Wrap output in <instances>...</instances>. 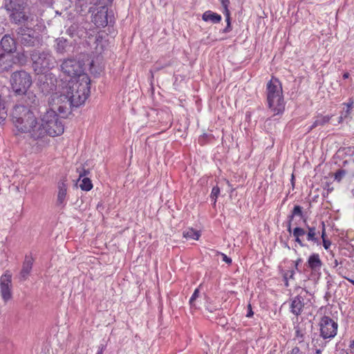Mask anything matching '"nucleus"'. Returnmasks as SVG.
Segmentation results:
<instances>
[{"label":"nucleus","mask_w":354,"mask_h":354,"mask_svg":"<svg viewBox=\"0 0 354 354\" xmlns=\"http://www.w3.org/2000/svg\"><path fill=\"white\" fill-rule=\"evenodd\" d=\"M48 109L37 117L27 106L16 104L10 112V120L20 133L41 148L48 144V137H55L64 133V124L54 110Z\"/></svg>","instance_id":"1"},{"label":"nucleus","mask_w":354,"mask_h":354,"mask_svg":"<svg viewBox=\"0 0 354 354\" xmlns=\"http://www.w3.org/2000/svg\"><path fill=\"white\" fill-rule=\"evenodd\" d=\"M90 79L87 75L80 80H71L62 93L53 99L57 105L59 113L70 112L72 107H78L84 103L90 94Z\"/></svg>","instance_id":"2"},{"label":"nucleus","mask_w":354,"mask_h":354,"mask_svg":"<svg viewBox=\"0 0 354 354\" xmlns=\"http://www.w3.org/2000/svg\"><path fill=\"white\" fill-rule=\"evenodd\" d=\"M33 71L37 74H44L53 69L57 61L50 50H32L30 53Z\"/></svg>","instance_id":"3"},{"label":"nucleus","mask_w":354,"mask_h":354,"mask_svg":"<svg viewBox=\"0 0 354 354\" xmlns=\"http://www.w3.org/2000/svg\"><path fill=\"white\" fill-rule=\"evenodd\" d=\"M267 100L269 108L274 114L283 111L285 105L282 87L278 79L272 77L267 84Z\"/></svg>","instance_id":"4"},{"label":"nucleus","mask_w":354,"mask_h":354,"mask_svg":"<svg viewBox=\"0 0 354 354\" xmlns=\"http://www.w3.org/2000/svg\"><path fill=\"white\" fill-rule=\"evenodd\" d=\"M26 0H5L4 8L9 15L11 21L21 24L28 20L25 12Z\"/></svg>","instance_id":"5"},{"label":"nucleus","mask_w":354,"mask_h":354,"mask_svg":"<svg viewBox=\"0 0 354 354\" xmlns=\"http://www.w3.org/2000/svg\"><path fill=\"white\" fill-rule=\"evenodd\" d=\"M32 84L30 75L25 71H16L11 76V86L17 95L26 93Z\"/></svg>","instance_id":"6"},{"label":"nucleus","mask_w":354,"mask_h":354,"mask_svg":"<svg viewBox=\"0 0 354 354\" xmlns=\"http://www.w3.org/2000/svg\"><path fill=\"white\" fill-rule=\"evenodd\" d=\"M60 68L64 74L71 77V80H80L82 75H86L84 73L82 64L75 59H64Z\"/></svg>","instance_id":"7"},{"label":"nucleus","mask_w":354,"mask_h":354,"mask_svg":"<svg viewBox=\"0 0 354 354\" xmlns=\"http://www.w3.org/2000/svg\"><path fill=\"white\" fill-rule=\"evenodd\" d=\"M306 230L297 227L292 231V234L295 238V241L299 244L300 246L304 247L306 245L303 243L301 237L306 234V239L308 241L320 244L319 235V231L317 230L315 226H306Z\"/></svg>","instance_id":"8"},{"label":"nucleus","mask_w":354,"mask_h":354,"mask_svg":"<svg viewBox=\"0 0 354 354\" xmlns=\"http://www.w3.org/2000/svg\"><path fill=\"white\" fill-rule=\"evenodd\" d=\"M320 334L323 339L333 338L337 331L338 324L328 316H324L319 322Z\"/></svg>","instance_id":"9"},{"label":"nucleus","mask_w":354,"mask_h":354,"mask_svg":"<svg viewBox=\"0 0 354 354\" xmlns=\"http://www.w3.org/2000/svg\"><path fill=\"white\" fill-rule=\"evenodd\" d=\"M91 3L93 6H99V10L93 15L92 21L97 27H104L108 24V8L105 3H102L101 0H91Z\"/></svg>","instance_id":"10"},{"label":"nucleus","mask_w":354,"mask_h":354,"mask_svg":"<svg viewBox=\"0 0 354 354\" xmlns=\"http://www.w3.org/2000/svg\"><path fill=\"white\" fill-rule=\"evenodd\" d=\"M12 274L6 271L0 278V293L4 302L12 298Z\"/></svg>","instance_id":"11"},{"label":"nucleus","mask_w":354,"mask_h":354,"mask_svg":"<svg viewBox=\"0 0 354 354\" xmlns=\"http://www.w3.org/2000/svg\"><path fill=\"white\" fill-rule=\"evenodd\" d=\"M17 35V39L25 46H35L38 44L35 32L31 29L20 28Z\"/></svg>","instance_id":"12"},{"label":"nucleus","mask_w":354,"mask_h":354,"mask_svg":"<svg viewBox=\"0 0 354 354\" xmlns=\"http://www.w3.org/2000/svg\"><path fill=\"white\" fill-rule=\"evenodd\" d=\"M308 292L306 290H302L301 292L294 297L290 303V312L296 316L301 315L305 305L307 304L306 298L308 297Z\"/></svg>","instance_id":"13"},{"label":"nucleus","mask_w":354,"mask_h":354,"mask_svg":"<svg viewBox=\"0 0 354 354\" xmlns=\"http://www.w3.org/2000/svg\"><path fill=\"white\" fill-rule=\"evenodd\" d=\"M306 266L310 269L312 276L319 277L321 274L320 270L322 267V261L319 255L316 253L311 254L308 259Z\"/></svg>","instance_id":"14"},{"label":"nucleus","mask_w":354,"mask_h":354,"mask_svg":"<svg viewBox=\"0 0 354 354\" xmlns=\"http://www.w3.org/2000/svg\"><path fill=\"white\" fill-rule=\"evenodd\" d=\"M66 181V178L64 177L58 182V192L56 201V205L58 207H63L66 204V198L67 193Z\"/></svg>","instance_id":"15"},{"label":"nucleus","mask_w":354,"mask_h":354,"mask_svg":"<svg viewBox=\"0 0 354 354\" xmlns=\"http://www.w3.org/2000/svg\"><path fill=\"white\" fill-rule=\"evenodd\" d=\"M33 260L32 257L26 256L23 263L22 269L19 274V279L21 281L27 279L32 268Z\"/></svg>","instance_id":"16"},{"label":"nucleus","mask_w":354,"mask_h":354,"mask_svg":"<svg viewBox=\"0 0 354 354\" xmlns=\"http://www.w3.org/2000/svg\"><path fill=\"white\" fill-rule=\"evenodd\" d=\"M1 45L3 50L7 53H12L16 49L15 39L8 35L3 37L1 40Z\"/></svg>","instance_id":"17"},{"label":"nucleus","mask_w":354,"mask_h":354,"mask_svg":"<svg viewBox=\"0 0 354 354\" xmlns=\"http://www.w3.org/2000/svg\"><path fill=\"white\" fill-rule=\"evenodd\" d=\"M12 64L13 62L9 55L0 54V73L8 71Z\"/></svg>","instance_id":"18"},{"label":"nucleus","mask_w":354,"mask_h":354,"mask_svg":"<svg viewBox=\"0 0 354 354\" xmlns=\"http://www.w3.org/2000/svg\"><path fill=\"white\" fill-rule=\"evenodd\" d=\"M332 118V115H318L315 118V121L313 122V124L309 127L308 131H310L313 129L319 127V126H324L327 123L329 122Z\"/></svg>","instance_id":"19"},{"label":"nucleus","mask_w":354,"mask_h":354,"mask_svg":"<svg viewBox=\"0 0 354 354\" xmlns=\"http://www.w3.org/2000/svg\"><path fill=\"white\" fill-rule=\"evenodd\" d=\"M221 16L211 10L205 11L202 15V19L205 21H211L212 24H218L221 21Z\"/></svg>","instance_id":"20"},{"label":"nucleus","mask_w":354,"mask_h":354,"mask_svg":"<svg viewBox=\"0 0 354 354\" xmlns=\"http://www.w3.org/2000/svg\"><path fill=\"white\" fill-rule=\"evenodd\" d=\"M39 88L44 94L48 95L51 93H53L54 91H55L56 86L54 83V81L52 79H50V82H48L47 81H41Z\"/></svg>","instance_id":"21"},{"label":"nucleus","mask_w":354,"mask_h":354,"mask_svg":"<svg viewBox=\"0 0 354 354\" xmlns=\"http://www.w3.org/2000/svg\"><path fill=\"white\" fill-rule=\"evenodd\" d=\"M55 42V50L57 53L63 54L66 52L68 41L66 39L60 37L57 39Z\"/></svg>","instance_id":"22"},{"label":"nucleus","mask_w":354,"mask_h":354,"mask_svg":"<svg viewBox=\"0 0 354 354\" xmlns=\"http://www.w3.org/2000/svg\"><path fill=\"white\" fill-rule=\"evenodd\" d=\"M22 95H24V101L27 106L30 107L36 105L39 102L37 97L32 92L26 91V93H22Z\"/></svg>","instance_id":"23"},{"label":"nucleus","mask_w":354,"mask_h":354,"mask_svg":"<svg viewBox=\"0 0 354 354\" xmlns=\"http://www.w3.org/2000/svg\"><path fill=\"white\" fill-rule=\"evenodd\" d=\"M183 237L187 239L198 240L201 236L200 232L194 230L193 228H189L185 230L183 233Z\"/></svg>","instance_id":"24"},{"label":"nucleus","mask_w":354,"mask_h":354,"mask_svg":"<svg viewBox=\"0 0 354 354\" xmlns=\"http://www.w3.org/2000/svg\"><path fill=\"white\" fill-rule=\"evenodd\" d=\"M80 187L84 191H90L93 188V184L89 178L84 177L82 179Z\"/></svg>","instance_id":"25"},{"label":"nucleus","mask_w":354,"mask_h":354,"mask_svg":"<svg viewBox=\"0 0 354 354\" xmlns=\"http://www.w3.org/2000/svg\"><path fill=\"white\" fill-rule=\"evenodd\" d=\"M7 109L6 106V102L4 101L0 100V124L4 122L7 118Z\"/></svg>","instance_id":"26"},{"label":"nucleus","mask_w":354,"mask_h":354,"mask_svg":"<svg viewBox=\"0 0 354 354\" xmlns=\"http://www.w3.org/2000/svg\"><path fill=\"white\" fill-rule=\"evenodd\" d=\"M312 343L313 346L315 347L316 354H321L322 348L325 346L326 343L323 342V340L319 339H313Z\"/></svg>","instance_id":"27"},{"label":"nucleus","mask_w":354,"mask_h":354,"mask_svg":"<svg viewBox=\"0 0 354 354\" xmlns=\"http://www.w3.org/2000/svg\"><path fill=\"white\" fill-rule=\"evenodd\" d=\"M344 104L347 107V109L345 111V114L344 115V117L346 118L351 114V111L353 108L354 100L352 98H350L348 102L344 103Z\"/></svg>","instance_id":"28"},{"label":"nucleus","mask_w":354,"mask_h":354,"mask_svg":"<svg viewBox=\"0 0 354 354\" xmlns=\"http://www.w3.org/2000/svg\"><path fill=\"white\" fill-rule=\"evenodd\" d=\"M220 194V188L217 186L214 187L212 190V193L210 197L212 200L214 201V205L216 204V199Z\"/></svg>","instance_id":"29"},{"label":"nucleus","mask_w":354,"mask_h":354,"mask_svg":"<svg viewBox=\"0 0 354 354\" xmlns=\"http://www.w3.org/2000/svg\"><path fill=\"white\" fill-rule=\"evenodd\" d=\"M346 171L344 169H339L337 170L334 176L335 180L337 182H340L342 178L345 176Z\"/></svg>","instance_id":"30"},{"label":"nucleus","mask_w":354,"mask_h":354,"mask_svg":"<svg viewBox=\"0 0 354 354\" xmlns=\"http://www.w3.org/2000/svg\"><path fill=\"white\" fill-rule=\"evenodd\" d=\"M291 212L293 214V215L295 216H298L301 218H303V216H304L302 207L299 205H295V207Z\"/></svg>","instance_id":"31"},{"label":"nucleus","mask_w":354,"mask_h":354,"mask_svg":"<svg viewBox=\"0 0 354 354\" xmlns=\"http://www.w3.org/2000/svg\"><path fill=\"white\" fill-rule=\"evenodd\" d=\"M198 295H199V290H198V289H196L189 299V304H190L191 306L196 307L195 301L198 297Z\"/></svg>","instance_id":"32"},{"label":"nucleus","mask_w":354,"mask_h":354,"mask_svg":"<svg viewBox=\"0 0 354 354\" xmlns=\"http://www.w3.org/2000/svg\"><path fill=\"white\" fill-rule=\"evenodd\" d=\"M218 254L222 257L223 261L227 263V264H230L232 263V259L230 257H228L226 254L221 252H218Z\"/></svg>","instance_id":"33"},{"label":"nucleus","mask_w":354,"mask_h":354,"mask_svg":"<svg viewBox=\"0 0 354 354\" xmlns=\"http://www.w3.org/2000/svg\"><path fill=\"white\" fill-rule=\"evenodd\" d=\"M223 14L225 16V21L227 24H231L230 12V10H224Z\"/></svg>","instance_id":"34"},{"label":"nucleus","mask_w":354,"mask_h":354,"mask_svg":"<svg viewBox=\"0 0 354 354\" xmlns=\"http://www.w3.org/2000/svg\"><path fill=\"white\" fill-rule=\"evenodd\" d=\"M288 354H304L303 352L299 349V347H294Z\"/></svg>","instance_id":"35"},{"label":"nucleus","mask_w":354,"mask_h":354,"mask_svg":"<svg viewBox=\"0 0 354 354\" xmlns=\"http://www.w3.org/2000/svg\"><path fill=\"white\" fill-rule=\"evenodd\" d=\"M323 241V246L324 248L326 249V250H328L330 245H331V242L330 241L326 239H324V240H322Z\"/></svg>","instance_id":"36"},{"label":"nucleus","mask_w":354,"mask_h":354,"mask_svg":"<svg viewBox=\"0 0 354 354\" xmlns=\"http://www.w3.org/2000/svg\"><path fill=\"white\" fill-rule=\"evenodd\" d=\"M221 4L224 8V10H229L228 6L230 4L229 0H221Z\"/></svg>","instance_id":"37"},{"label":"nucleus","mask_w":354,"mask_h":354,"mask_svg":"<svg viewBox=\"0 0 354 354\" xmlns=\"http://www.w3.org/2000/svg\"><path fill=\"white\" fill-rule=\"evenodd\" d=\"M295 274V271L293 270H288L286 273L284 274V278L287 279L289 278H293V276Z\"/></svg>","instance_id":"38"},{"label":"nucleus","mask_w":354,"mask_h":354,"mask_svg":"<svg viewBox=\"0 0 354 354\" xmlns=\"http://www.w3.org/2000/svg\"><path fill=\"white\" fill-rule=\"evenodd\" d=\"M88 174H89V171L88 170L83 169L82 172L80 173L79 180H80L82 178L86 177V176H87Z\"/></svg>","instance_id":"39"},{"label":"nucleus","mask_w":354,"mask_h":354,"mask_svg":"<svg viewBox=\"0 0 354 354\" xmlns=\"http://www.w3.org/2000/svg\"><path fill=\"white\" fill-rule=\"evenodd\" d=\"M248 311L246 317H251L253 315V311L252 310V307H251L250 304H248Z\"/></svg>","instance_id":"40"},{"label":"nucleus","mask_w":354,"mask_h":354,"mask_svg":"<svg viewBox=\"0 0 354 354\" xmlns=\"http://www.w3.org/2000/svg\"><path fill=\"white\" fill-rule=\"evenodd\" d=\"M232 30L231 24H227L226 27L223 30V32L227 33Z\"/></svg>","instance_id":"41"},{"label":"nucleus","mask_w":354,"mask_h":354,"mask_svg":"<svg viewBox=\"0 0 354 354\" xmlns=\"http://www.w3.org/2000/svg\"><path fill=\"white\" fill-rule=\"evenodd\" d=\"M322 240H324V239H326L325 225L324 222H322Z\"/></svg>","instance_id":"42"},{"label":"nucleus","mask_w":354,"mask_h":354,"mask_svg":"<svg viewBox=\"0 0 354 354\" xmlns=\"http://www.w3.org/2000/svg\"><path fill=\"white\" fill-rule=\"evenodd\" d=\"M301 261H301V259H298L295 261V269H296L297 271H299V272H300V271H299V270L298 266H299V264Z\"/></svg>","instance_id":"43"},{"label":"nucleus","mask_w":354,"mask_h":354,"mask_svg":"<svg viewBox=\"0 0 354 354\" xmlns=\"http://www.w3.org/2000/svg\"><path fill=\"white\" fill-rule=\"evenodd\" d=\"M349 347H350V352L353 353H354V341H351L350 342Z\"/></svg>","instance_id":"44"},{"label":"nucleus","mask_w":354,"mask_h":354,"mask_svg":"<svg viewBox=\"0 0 354 354\" xmlns=\"http://www.w3.org/2000/svg\"><path fill=\"white\" fill-rule=\"evenodd\" d=\"M294 217H295V216L291 212V214L288 216V223H291V222L292 221Z\"/></svg>","instance_id":"45"},{"label":"nucleus","mask_w":354,"mask_h":354,"mask_svg":"<svg viewBox=\"0 0 354 354\" xmlns=\"http://www.w3.org/2000/svg\"><path fill=\"white\" fill-rule=\"evenodd\" d=\"M105 348V346L103 345V344H101L99 347H98V351H100V352H102L104 351Z\"/></svg>","instance_id":"46"},{"label":"nucleus","mask_w":354,"mask_h":354,"mask_svg":"<svg viewBox=\"0 0 354 354\" xmlns=\"http://www.w3.org/2000/svg\"><path fill=\"white\" fill-rule=\"evenodd\" d=\"M333 263H334L333 267L334 268L337 267L339 265V262H338L337 259H335Z\"/></svg>","instance_id":"47"},{"label":"nucleus","mask_w":354,"mask_h":354,"mask_svg":"<svg viewBox=\"0 0 354 354\" xmlns=\"http://www.w3.org/2000/svg\"><path fill=\"white\" fill-rule=\"evenodd\" d=\"M349 77V73H345L344 75H343V78L344 79H347Z\"/></svg>","instance_id":"48"},{"label":"nucleus","mask_w":354,"mask_h":354,"mask_svg":"<svg viewBox=\"0 0 354 354\" xmlns=\"http://www.w3.org/2000/svg\"><path fill=\"white\" fill-rule=\"evenodd\" d=\"M288 231L290 233L291 232V223H288Z\"/></svg>","instance_id":"49"},{"label":"nucleus","mask_w":354,"mask_h":354,"mask_svg":"<svg viewBox=\"0 0 354 354\" xmlns=\"http://www.w3.org/2000/svg\"><path fill=\"white\" fill-rule=\"evenodd\" d=\"M349 282H351L353 285H354V280L353 279H349V278H347V277H345Z\"/></svg>","instance_id":"50"},{"label":"nucleus","mask_w":354,"mask_h":354,"mask_svg":"<svg viewBox=\"0 0 354 354\" xmlns=\"http://www.w3.org/2000/svg\"><path fill=\"white\" fill-rule=\"evenodd\" d=\"M88 11L90 12H93V13L95 12V10H94L93 7H90Z\"/></svg>","instance_id":"51"},{"label":"nucleus","mask_w":354,"mask_h":354,"mask_svg":"<svg viewBox=\"0 0 354 354\" xmlns=\"http://www.w3.org/2000/svg\"><path fill=\"white\" fill-rule=\"evenodd\" d=\"M102 353H103L102 352H100V351H97L96 354H102Z\"/></svg>","instance_id":"52"},{"label":"nucleus","mask_w":354,"mask_h":354,"mask_svg":"<svg viewBox=\"0 0 354 354\" xmlns=\"http://www.w3.org/2000/svg\"><path fill=\"white\" fill-rule=\"evenodd\" d=\"M102 353H103L102 352H100V351H97L96 354H102Z\"/></svg>","instance_id":"53"},{"label":"nucleus","mask_w":354,"mask_h":354,"mask_svg":"<svg viewBox=\"0 0 354 354\" xmlns=\"http://www.w3.org/2000/svg\"><path fill=\"white\" fill-rule=\"evenodd\" d=\"M109 3H111L113 0H106Z\"/></svg>","instance_id":"54"},{"label":"nucleus","mask_w":354,"mask_h":354,"mask_svg":"<svg viewBox=\"0 0 354 354\" xmlns=\"http://www.w3.org/2000/svg\"><path fill=\"white\" fill-rule=\"evenodd\" d=\"M342 118H343L342 116H341V117L339 118V122H340V121H342Z\"/></svg>","instance_id":"55"}]
</instances>
